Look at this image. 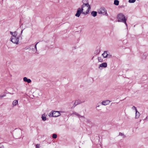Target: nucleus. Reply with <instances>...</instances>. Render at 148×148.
Masks as SVG:
<instances>
[{"label":"nucleus","mask_w":148,"mask_h":148,"mask_svg":"<svg viewBox=\"0 0 148 148\" xmlns=\"http://www.w3.org/2000/svg\"><path fill=\"white\" fill-rule=\"evenodd\" d=\"M10 34L12 35V36L11 37H17V33L16 32H10Z\"/></svg>","instance_id":"nucleus-12"},{"label":"nucleus","mask_w":148,"mask_h":148,"mask_svg":"<svg viewBox=\"0 0 148 148\" xmlns=\"http://www.w3.org/2000/svg\"><path fill=\"white\" fill-rule=\"evenodd\" d=\"M59 2V0H58V1H55L54 3H58Z\"/></svg>","instance_id":"nucleus-35"},{"label":"nucleus","mask_w":148,"mask_h":148,"mask_svg":"<svg viewBox=\"0 0 148 148\" xmlns=\"http://www.w3.org/2000/svg\"><path fill=\"white\" fill-rule=\"evenodd\" d=\"M53 111H52L48 114V116L49 117H53Z\"/></svg>","instance_id":"nucleus-23"},{"label":"nucleus","mask_w":148,"mask_h":148,"mask_svg":"<svg viewBox=\"0 0 148 148\" xmlns=\"http://www.w3.org/2000/svg\"><path fill=\"white\" fill-rule=\"evenodd\" d=\"M23 30H22L21 31V34H22V32H23Z\"/></svg>","instance_id":"nucleus-36"},{"label":"nucleus","mask_w":148,"mask_h":148,"mask_svg":"<svg viewBox=\"0 0 148 148\" xmlns=\"http://www.w3.org/2000/svg\"><path fill=\"white\" fill-rule=\"evenodd\" d=\"M23 79L24 82H27L28 83H30L31 82V80L30 79H28L26 77H24Z\"/></svg>","instance_id":"nucleus-14"},{"label":"nucleus","mask_w":148,"mask_h":148,"mask_svg":"<svg viewBox=\"0 0 148 148\" xmlns=\"http://www.w3.org/2000/svg\"><path fill=\"white\" fill-rule=\"evenodd\" d=\"M75 102V103H76V104H77V105L82 102H81L80 100H76Z\"/></svg>","instance_id":"nucleus-22"},{"label":"nucleus","mask_w":148,"mask_h":148,"mask_svg":"<svg viewBox=\"0 0 148 148\" xmlns=\"http://www.w3.org/2000/svg\"><path fill=\"white\" fill-rule=\"evenodd\" d=\"M98 13L99 14L105 15L106 16H108V14L107 13V11L103 8H101L98 10Z\"/></svg>","instance_id":"nucleus-4"},{"label":"nucleus","mask_w":148,"mask_h":148,"mask_svg":"<svg viewBox=\"0 0 148 148\" xmlns=\"http://www.w3.org/2000/svg\"><path fill=\"white\" fill-rule=\"evenodd\" d=\"M18 103V101L17 100H15L13 101L12 102L13 107L16 106Z\"/></svg>","instance_id":"nucleus-17"},{"label":"nucleus","mask_w":148,"mask_h":148,"mask_svg":"<svg viewBox=\"0 0 148 148\" xmlns=\"http://www.w3.org/2000/svg\"><path fill=\"white\" fill-rule=\"evenodd\" d=\"M81 8H83V12H84V11H85V15H86L89 13V12H88V13H87V12L88 9V7H87L86 6H84V7L83 8L82 7V5L81 6Z\"/></svg>","instance_id":"nucleus-10"},{"label":"nucleus","mask_w":148,"mask_h":148,"mask_svg":"<svg viewBox=\"0 0 148 148\" xmlns=\"http://www.w3.org/2000/svg\"><path fill=\"white\" fill-rule=\"evenodd\" d=\"M82 3H83L82 5V7L83 8L85 6H86L87 7H88L87 12V13H88L91 9V7L89 4L88 0H82Z\"/></svg>","instance_id":"nucleus-3"},{"label":"nucleus","mask_w":148,"mask_h":148,"mask_svg":"<svg viewBox=\"0 0 148 148\" xmlns=\"http://www.w3.org/2000/svg\"><path fill=\"white\" fill-rule=\"evenodd\" d=\"M77 105L76 104V103H75V102L73 106V107H75Z\"/></svg>","instance_id":"nucleus-31"},{"label":"nucleus","mask_w":148,"mask_h":148,"mask_svg":"<svg viewBox=\"0 0 148 148\" xmlns=\"http://www.w3.org/2000/svg\"><path fill=\"white\" fill-rule=\"evenodd\" d=\"M110 101L109 100H106L102 101L101 102V104L102 105L106 106L109 104Z\"/></svg>","instance_id":"nucleus-9"},{"label":"nucleus","mask_w":148,"mask_h":148,"mask_svg":"<svg viewBox=\"0 0 148 148\" xmlns=\"http://www.w3.org/2000/svg\"><path fill=\"white\" fill-rule=\"evenodd\" d=\"M52 137L53 138H56L57 137V135L56 134H53V135Z\"/></svg>","instance_id":"nucleus-27"},{"label":"nucleus","mask_w":148,"mask_h":148,"mask_svg":"<svg viewBox=\"0 0 148 148\" xmlns=\"http://www.w3.org/2000/svg\"><path fill=\"white\" fill-rule=\"evenodd\" d=\"M83 8H79L77 9L76 13L75 14V16L79 17L80 16V15L81 13H82L83 14L85 15V11L83 12Z\"/></svg>","instance_id":"nucleus-5"},{"label":"nucleus","mask_w":148,"mask_h":148,"mask_svg":"<svg viewBox=\"0 0 148 148\" xmlns=\"http://www.w3.org/2000/svg\"><path fill=\"white\" fill-rule=\"evenodd\" d=\"M119 136H122L123 138H124L126 137L124 135V133L121 132H120L119 133Z\"/></svg>","instance_id":"nucleus-21"},{"label":"nucleus","mask_w":148,"mask_h":148,"mask_svg":"<svg viewBox=\"0 0 148 148\" xmlns=\"http://www.w3.org/2000/svg\"><path fill=\"white\" fill-rule=\"evenodd\" d=\"M145 120H147L148 121V116H146V118L145 119Z\"/></svg>","instance_id":"nucleus-34"},{"label":"nucleus","mask_w":148,"mask_h":148,"mask_svg":"<svg viewBox=\"0 0 148 148\" xmlns=\"http://www.w3.org/2000/svg\"><path fill=\"white\" fill-rule=\"evenodd\" d=\"M38 43V42H37L35 45L33 44L30 45L27 49H29V50L31 51V52L33 53H36L37 51L36 45Z\"/></svg>","instance_id":"nucleus-2"},{"label":"nucleus","mask_w":148,"mask_h":148,"mask_svg":"<svg viewBox=\"0 0 148 148\" xmlns=\"http://www.w3.org/2000/svg\"><path fill=\"white\" fill-rule=\"evenodd\" d=\"M36 92L38 93L39 96H41L42 95L41 92L39 90H36Z\"/></svg>","instance_id":"nucleus-25"},{"label":"nucleus","mask_w":148,"mask_h":148,"mask_svg":"<svg viewBox=\"0 0 148 148\" xmlns=\"http://www.w3.org/2000/svg\"><path fill=\"white\" fill-rule=\"evenodd\" d=\"M98 59L99 62H102L103 61V59L101 57H98Z\"/></svg>","instance_id":"nucleus-24"},{"label":"nucleus","mask_w":148,"mask_h":148,"mask_svg":"<svg viewBox=\"0 0 148 148\" xmlns=\"http://www.w3.org/2000/svg\"><path fill=\"white\" fill-rule=\"evenodd\" d=\"M102 56H103L104 58L108 57V54L107 53V52L106 51H104L103 53L102 54Z\"/></svg>","instance_id":"nucleus-16"},{"label":"nucleus","mask_w":148,"mask_h":148,"mask_svg":"<svg viewBox=\"0 0 148 148\" xmlns=\"http://www.w3.org/2000/svg\"><path fill=\"white\" fill-rule=\"evenodd\" d=\"M22 134V131L20 129L16 130L14 132V135L15 136L19 138L21 136Z\"/></svg>","instance_id":"nucleus-7"},{"label":"nucleus","mask_w":148,"mask_h":148,"mask_svg":"<svg viewBox=\"0 0 148 148\" xmlns=\"http://www.w3.org/2000/svg\"><path fill=\"white\" fill-rule=\"evenodd\" d=\"M140 115V113L137 111V110H136L135 118L138 119Z\"/></svg>","instance_id":"nucleus-15"},{"label":"nucleus","mask_w":148,"mask_h":148,"mask_svg":"<svg viewBox=\"0 0 148 148\" xmlns=\"http://www.w3.org/2000/svg\"><path fill=\"white\" fill-rule=\"evenodd\" d=\"M97 12L95 11H92L91 13V14L92 16L93 17L96 16L97 15Z\"/></svg>","instance_id":"nucleus-18"},{"label":"nucleus","mask_w":148,"mask_h":148,"mask_svg":"<svg viewBox=\"0 0 148 148\" xmlns=\"http://www.w3.org/2000/svg\"><path fill=\"white\" fill-rule=\"evenodd\" d=\"M41 118L42 120L43 121H45L46 120V118L45 114H42Z\"/></svg>","instance_id":"nucleus-19"},{"label":"nucleus","mask_w":148,"mask_h":148,"mask_svg":"<svg viewBox=\"0 0 148 148\" xmlns=\"http://www.w3.org/2000/svg\"><path fill=\"white\" fill-rule=\"evenodd\" d=\"M118 22H121L124 23L126 26H127V24L126 22V19L124 15L122 13L119 14L117 16Z\"/></svg>","instance_id":"nucleus-1"},{"label":"nucleus","mask_w":148,"mask_h":148,"mask_svg":"<svg viewBox=\"0 0 148 148\" xmlns=\"http://www.w3.org/2000/svg\"><path fill=\"white\" fill-rule=\"evenodd\" d=\"M136 1V0H129V2L130 3H133Z\"/></svg>","instance_id":"nucleus-26"},{"label":"nucleus","mask_w":148,"mask_h":148,"mask_svg":"<svg viewBox=\"0 0 148 148\" xmlns=\"http://www.w3.org/2000/svg\"><path fill=\"white\" fill-rule=\"evenodd\" d=\"M132 108L133 110H135L136 111V110H137L136 107L134 106H133Z\"/></svg>","instance_id":"nucleus-29"},{"label":"nucleus","mask_w":148,"mask_h":148,"mask_svg":"<svg viewBox=\"0 0 148 148\" xmlns=\"http://www.w3.org/2000/svg\"><path fill=\"white\" fill-rule=\"evenodd\" d=\"M5 95H0V98H2V97H5Z\"/></svg>","instance_id":"nucleus-30"},{"label":"nucleus","mask_w":148,"mask_h":148,"mask_svg":"<svg viewBox=\"0 0 148 148\" xmlns=\"http://www.w3.org/2000/svg\"><path fill=\"white\" fill-rule=\"evenodd\" d=\"M93 57H94V56H93V57L92 58V59L93 58Z\"/></svg>","instance_id":"nucleus-37"},{"label":"nucleus","mask_w":148,"mask_h":148,"mask_svg":"<svg viewBox=\"0 0 148 148\" xmlns=\"http://www.w3.org/2000/svg\"><path fill=\"white\" fill-rule=\"evenodd\" d=\"M40 145L37 144L36 146V148H39Z\"/></svg>","instance_id":"nucleus-28"},{"label":"nucleus","mask_w":148,"mask_h":148,"mask_svg":"<svg viewBox=\"0 0 148 148\" xmlns=\"http://www.w3.org/2000/svg\"><path fill=\"white\" fill-rule=\"evenodd\" d=\"M72 114H75V115H76L79 118H80V117H82V118H85V117L84 116H81L79 114H78V113H77L76 112H73Z\"/></svg>","instance_id":"nucleus-13"},{"label":"nucleus","mask_w":148,"mask_h":148,"mask_svg":"<svg viewBox=\"0 0 148 148\" xmlns=\"http://www.w3.org/2000/svg\"><path fill=\"white\" fill-rule=\"evenodd\" d=\"M107 66V63L106 62H103L99 66V68L100 69V67L106 68Z\"/></svg>","instance_id":"nucleus-11"},{"label":"nucleus","mask_w":148,"mask_h":148,"mask_svg":"<svg viewBox=\"0 0 148 148\" xmlns=\"http://www.w3.org/2000/svg\"><path fill=\"white\" fill-rule=\"evenodd\" d=\"M111 57H112V55H111L108 54V58H111Z\"/></svg>","instance_id":"nucleus-32"},{"label":"nucleus","mask_w":148,"mask_h":148,"mask_svg":"<svg viewBox=\"0 0 148 148\" xmlns=\"http://www.w3.org/2000/svg\"><path fill=\"white\" fill-rule=\"evenodd\" d=\"M119 1L117 0H115L114 1V4L116 5H118L119 4Z\"/></svg>","instance_id":"nucleus-20"},{"label":"nucleus","mask_w":148,"mask_h":148,"mask_svg":"<svg viewBox=\"0 0 148 148\" xmlns=\"http://www.w3.org/2000/svg\"><path fill=\"white\" fill-rule=\"evenodd\" d=\"M19 36H18L17 37H11V41L14 43L18 44L19 42Z\"/></svg>","instance_id":"nucleus-6"},{"label":"nucleus","mask_w":148,"mask_h":148,"mask_svg":"<svg viewBox=\"0 0 148 148\" xmlns=\"http://www.w3.org/2000/svg\"><path fill=\"white\" fill-rule=\"evenodd\" d=\"M53 117H57L60 116L61 114L58 111H53Z\"/></svg>","instance_id":"nucleus-8"},{"label":"nucleus","mask_w":148,"mask_h":148,"mask_svg":"<svg viewBox=\"0 0 148 148\" xmlns=\"http://www.w3.org/2000/svg\"><path fill=\"white\" fill-rule=\"evenodd\" d=\"M97 105H98L96 107V108L97 109H98V108L100 106V104H98Z\"/></svg>","instance_id":"nucleus-33"}]
</instances>
